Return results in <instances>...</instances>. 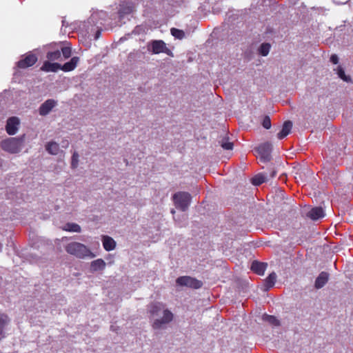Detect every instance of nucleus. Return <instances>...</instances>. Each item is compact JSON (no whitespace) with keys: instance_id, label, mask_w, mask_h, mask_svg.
<instances>
[{"instance_id":"1","label":"nucleus","mask_w":353,"mask_h":353,"mask_svg":"<svg viewBox=\"0 0 353 353\" xmlns=\"http://www.w3.org/2000/svg\"><path fill=\"white\" fill-rule=\"evenodd\" d=\"M65 251L77 258L85 259L95 257V255L84 244L79 242H71L65 246Z\"/></svg>"},{"instance_id":"2","label":"nucleus","mask_w":353,"mask_h":353,"mask_svg":"<svg viewBox=\"0 0 353 353\" xmlns=\"http://www.w3.org/2000/svg\"><path fill=\"white\" fill-rule=\"evenodd\" d=\"M14 72L11 81V85L9 90H5L3 92L5 96L8 92H11L12 95L20 96L21 90L15 85L20 84L22 81V73L21 72V69H22V59L16 63V67H14Z\"/></svg>"},{"instance_id":"3","label":"nucleus","mask_w":353,"mask_h":353,"mask_svg":"<svg viewBox=\"0 0 353 353\" xmlns=\"http://www.w3.org/2000/svg\"><path fill=\"white\" fill-rule=\"evenodd\" d=\"M134 10V6L132 2L128 1L121 3L117 13L119 21L115 22L116 25L121 26L125 23L126 20L130 19V17Z\"/></svg>"},{"instance_id":"4","label":"nucleus","mask_w":353,"mask_h":353,"mask_svg":"<svg viewBox=\"0 0 353 353\" xmlns=\"http://www.w3.org/2000/svg\"><path fill=\"white\" fill-rule=\"evenodd\" d=\"M1 148L10 153H17L22 146V137L8 138L1 141Z\"/></svg>"},{"instance_id":"5","label":"nucleus","mask_w":353,"mask_h":353,"mask_svg":"<svg viewBox=\"0 0 353 353\" xmlns=\"http://www.w3.org/2000/svg\"><path fill=\"white\" fill-rule=\"evenodd\" d=\"M147 48L152 54H157L163 52L170 57H174L172 52L167 48L166 43L163 40H152L148 43Z\"/></svg>"},{"instance_id":"6","label":"nucleus","mask_w":353,"mask_h":353,"mask_svg":"<svg viewBox=\"0 0 353 353\" xmlns=\"http://www.w3.org/2000/svg\"><path fill=\"white\" fill-rule=\"evenodd\" d=\"M173 199L176 208L185 212L190 203L191 195L188 192H179L174 194Z\"/></svg>"},{"instance_id":"7","label":"nucleus","mask_w":353,"mask_h":353,"mask_svg":"<svg viewBox=\"0 0 353 353\" xmlns=\"http://www.w3.org/2000/svg\"><path fill=\"white\" fill-rule=\"evenodd\" d=\"M176 283L179 286L188 287L192 289H199L203 286V282L189 276H181L176 279Z\"/></svg>"},{"instance_id":"8","label":"nucleus","mask_w":353,"mask_h":353,"mask_svg":"<svg viewBox=\"0 0 353 353\" xmlns=\"http://www.w3.org/2000/svg\"><path fill=\"white\" fill-rule=\"evenodd\" d=\"M260 157V161L263 163L269 162L272 159V145L270 142H265L259 145L256 149Z\"/></svg>"},{"instance_id":"9","label":"nucleus","mask_w":353,"mask_h":353,"mask_svg":"<svg viewBox=\"0 0 353 353\" xmlns=\"http://www.w3.org/2000/svg\"><path fill=\"white\" fill-rule=\"evenodd\" d=\"M39 48H35L23 54V69L34 65L38 61Z\"/></svg>"},{"instance_id":"10","label":"nucleus","mask_w":353,"mask_h":353,"mask_svg":"<svg viewBox=\"0 0 353 353\" xmlns=\"http://www.w3.org/2000/svg\"><path fill=\"white\" fill-rule=\"evenodd\" d=\"M21 120L17 117H10L7 119L6 131L9 135H14L19 130Z\"/></svg>"},{"instance_id":"11","label":"nucleus","mask_w":353,"mask_h":353,"mask_svg":"<svg viewBox=\"0 0 353 353\" xmlns=\"http://www.w3.org/2000/svg\"><path fill=\"white\" fill-rule=\"evenodd\" d=\"M173 314L168 310H164L163 312V317L156 319L153 323V327L154 329H160L163 325H165L172 321Z\"/></svg>"},{"instance_id":"12","label":"nucleus","mask_w":353,"mask_h":353,"mask_svg":"<svg viewBox=\"0 0 353 353\" xmlns=\"http://www.w3.org/2000/svg\"><path fill=\"white\" fill-rule=\"evenodd\" d=\"M57 105V101L53 99H49L41 104L39 108V113L41 116L48 115L52 110Z\"/></svg>"},{"instance_id":"13","label":"nucleus","mask_w":353,"mask_h":353,"mask_svg":"<svg viewBox=\"0 0 353 353\" xmlns=\"http://www.w3.org/2000/svg\"><path fill=\"white\" fill-rule=\"evenodd\" d=\"M61 64L59 63H52L51 61L48 59L45 61L40 68V70L45 72H57L59 70H60Z\"/></svg>"},{"instance_id":"14","label":"nucleus","mask_w":353,"mask_h":353,"mask_svg":"<svg viewBox=\"0 0 353 353\" xmlns=\"http://www.w3.org/2000/svg\"><path fill=\"white\" fill-rule=\"evenodd\" d=\"M306 216L312 220L316 221L324 217L325 212L322 207H314L307 212Z\"/></svg>"},{"instance_id":"15","label":"nucleus","mask_w":353,"mask_h":353,"mask_svg":"<svg viewBox=\"0 0 353 353\" xmlns=\"http://www.w3.org/2000/svg\"><path fill=\"white\" fill-rule=\"evenodd\" d=\"M329 274L326 272H321L316 277L314 283L316 289L322 288L328 281Z\"/></svg>"},{"instance_id":"16","label":"nucleus","mask_w":353,"mask_h":353,"mask_svg":"<svg viewBox=\"0 0 353 353\" xmlns=\"http://www.w3.org/2000/svg\"><path fill=\"white\" fill-rule=\"evenodd\" d=\"M267 266L268 264L266 263L254 261L251 265V270L259 275H263Z\"/></svg>"},{"instance_id":"17","label":"nucleus","mask_w":353,"mask_h":353,"mask_svg":"<svg viewBox=\"0 0 353 353\" xmlns=\"http://www.w3.org/2000/svg\"><path fill=\"white\" fill-rule=\"evenodd\" d=\"M292 128V122L291 121H285L282 126V129L277 134V137L279 139H283L285 137H287L291 132Z\"/></svg>"},{"instance_id":"18","label":"nucleus","mask_w":353,"mask_h":353,"mask_svg":"<svg viewBox=\"0 0 353 353\" xmlns=\"http://www.w3.org/2000/svg\"><path fill=\"white\" fill-rule=\"evenodd\" d=\"M79 58L77 57H73L69 61L64 64H61L60 70L64 72H70L73 70L77 65Z\"/></svg>"},{"instance_id":"19","label":"nucleus","mask_w":353,"mask_h":353,"mask_svg":"<svg viewBox=\"0 0 353 353\" xmlns=\"http://www.w3.org/2000/svg\"><path fill=\"white\" fill-rule=\"evenodd\" d=\"M276 274L274 272L270 273L268 276L264 280V290L268 291L270 288H272L276 282Z\"/></svg>"},{"instance_id":"20","label":"nucleus","mask_w":353,"mask_h":353,"mask_svg":"<svg viewBox=\"0 0 353 353\" xmlns=\"http://www.w3.org/2000/svg\"><path fill=\"white\" fill-rule=\"evenodd\" d=\"M102 242L103 246L106 251L113 250L116 247V242L110 236H103Z\"/></svg>"},{"instance_id":"21","label":"nucleus","mask_w":353,"mask_h":353,"mask_svg":"<svg viewBox=\"0 0 353 353\" xmlns=\"http://www.w3.org/2000/svg\"><path fill=\"white\" fill-rule=\"evenodd\" d=\"M333 70L338 75L339 78L342 79L343 81L350 83L352 82V78L350 75L345 74V70L341 65H338L334 68Z\"/></svg>"},{"instance_id":"22","label":"nucleus","mask_w":353,"mask_h":353,"mask_svg":"<svg viewBox=\"0 0 353 353\" xmlns=\"http://www.w3.org/2000/svg\"><path fill=\"white\" fill-rule=\"evenodd\" d=\"M9 319L7 315L0 314V341L6 337L5 327L8 324Z\"/></svg>"},{"instance_id":"23","label":"nucleus","mask_w":353,"mask_h":353,"mask_svg":"<svg viewBox=\"0 0 353 353\" xmlns=\"http://www.w3.org/2000/svg\"><path fill=\"white\" fill-rule=\"evenodd\" d=\"M46 150L52 155H57L59 152V145L55 141L48 142L46 145Z\"/></svg>"},{"instance_id":"24","label":"nucleus","mask_w":353,"mask_h":353,"mask_svg":"<svg viewBox=\"0 0 353 353\" xmlns=\"http://www.w3.org/2000/svg\"><path fill=\"white\" fill-rule=\"evenodd\" d=\"M105 267V261L101 259H98L91 262L90 269L92 272L102 270Z\"/></svg>"},{"instance_id":"25","label":"nucleus","mask_w":353,"mask_h":353,"mask_svg":"<svg viewBox=\"0 0 353 353\" xmlns=\"http://www.w3.org/2000/svg\"><path fill=\"white\" fill-rule=\"evenodd\" d=\"M268 179H269L267 174H259L254 176L252 179V183L254 185H260L261 184L268 181Z\"/></svg>"},{"instance_id":"26","label":"nucleus","mask_w":353,"mask_h":353,"mask_svg":"<svg viewBox=\"0 0 353 353\" xmlns=\"http://www.w3.org/2000/svg\"><path fill=\"white\" fill-rule=\"evenodd\" d=\"M61 57V51L57 48L54 51H49L46 54L47 59L51 61L59 60Z\"/></svg>"},{"instance_id":"27","label":"nucleus","mask_w":353,"mask_h":353,"mask_svg":"<svg viewBox=\"0 0 353 353\" xmlns=\"http://www.w3.org/2000/svg\"><path fill=\"white\" fill-rule=\"evenodd\" d=\"M64 230L68 232H80L81 228L79 225L74 223H68L64 227Z\"/></svg>"},{"instance_id":"28","label":"nucleus","mask_w":353,"mask_h":353,"mask_svg":"<svg viewBox=\"0 0 353 353\" xmlns=\"http://www.w3.org/2000/svg\"><path fill=\"white\" fill-rule=\"evenodd\" d=\"M263 320L274 326L280 325L279 321L274 316L265 314L263 316Z\"/></svg>"},{"instance_id":"29","label":"nucleus","mask_w":353,"mask_h":353,"mask_svg":"<svg viewBox=\"0 0 353 353\" xmlns=\"http://www.w3.org/2000/svg\"><path fill=\"white\" fill-rule=\"evenodd\" d=\"M271 46L268 43H263L259 48V53L263 57L268 54Z\"/></svg>"},{"instance_id":"30","label":"nucleus","mask_w":353,"mask_h":353,"mask_svg":"<svg viewBox=\"0 0 353 353\" xmlns=\"http://www.w3.org/2000/svg\"><path fill=\"white\" fill-rule=\"evenodd\" d=\"M170 32H171V34L175 39H180V40L183 39L185 36V32L182 30L177 29L175 28H171Z\"/></svg>"},{"instance_id":"31","label":"nucleus","mask_w":353,"mask_h":353,"mask_svg":"<svg viewBox=\"0 0 353 353\" xmlns=\"http://www.w3.org/2000/svg\"><path fill=\"white\" fill-rule=\"evenodd\" d=\"M221 146L227 150H232L233 143L229 141L228 138L225 137L220 141Z\"/></svg>"},{"instance_id":"32","label":"nucleus","mask_w":353,"mask_h":353,"mask_svg":"<svg viewBox=\"0 0 353 353\" xmlns=\"http://www.w3.org/2000/svg\"><path fill=\"white\" fill-rule=\"evenodd\" d=\"M79 155L77 152L74 151L72 156L71 168L75 169L79 165Z\"/></svg>"},{"instance_id":"33","label":"nucleus","mask_w":353,"mask_h":353,"mask_svg":"<svg viewBox=\"0 0 353 353\" xmlns=\"http://www.w3.org/2000/svg\"><path fill=\"white\" fill-rule=\"evenodd\" d=\"M60 51L64 59H68L71 56V48L69 46L61 47Z\"/></svg>"},{"instance_id":"34","label":"nucleus","mask_w":353,"mask_h":353,"mask_svg":"<svg viewBox=\"0 0 353 353\" xmlns=\"http://www.w3.org/2000/svg\"><path fill=\"white\" fill-rule=\"evenodd\" d=\"M262 125L265 129H270L271 128V120L269 116H265L263 121Z\"/></svg>"},{"instance_id":"35","label":"nucleus","mask_w":353,"mask_h":353,"mask_svg":"<svg viewBox=\"0 0 353 353\" xmlns=\"http://www.w3.org/2000/svg\"><path fill=\"white\" fill-rule=\"evenodd\" d=\"M330 61L333 63V64H338L339 63V57L337 56V54H332L331 56H330Z\"/></svg>"},{"instance_id":"36","label":"nucleus","mask_w":353,"mask_h":353,"mask_svg":"<svg viewBox=\"0 0 353 353\" xmlns=\"http://www.w3.org/2000/svg\"><path fill=\"white\" fill-rule=\"evenodd\" d=\"M160 310V307L157 305H154L152 306V308L150 310V313L154 316V315H156L157 314V312Z\"/></svg>"},{"instance_id":"37","label":"nucleus","mask_w":353,"mask_h":353,"mask_svg":"<svg viewBox=\"0 0 353 353\" xmlns=\"http://www.w3.org/2000/svg\"><path fill=\"white\" fill-rule=\"evenodd\" d=\"M101 30H102L101 28H98L96 30L94 35V40H97L98 39H99V37H101Z\"/></svg>"},{"instance_id":"38","label":"nucleus","mask_w":353,"mask_h":353,"mask_svg":"<svg viewBox=\"0 0 353 353\" xmlns=\"http://www.w3.org/2000/svg\"><path fill=\"white\" fill-rule=\"evenodd\" d=\"M96 15H97L100 19H105L107 16V14L105 12L103 11H99L98 12Z\"/></svg>"},{"instance_id":"39","label":"nucleus","mask_w":353,"mask_h":353,"mask_svg":"<svg viewBox=\"0 0 353 353\" xmlns=\"http://www.w3.org/2000/svg\"><path fill=\"white\" fill-rule=\"evenodd\" d=\"M276 170L274 168H272L270 172L269 178H274L276 176Z\"/></svg>"},{"instance_id":"40","label":"nucleus","mask_w":353,"mask_h":353,"mask_svg":"<svg viewBox=\"0 0 353 353\" xmlns=\"http://www.w3.org/2000/svg\"><path fill=\"white\" fill-rule=\"evenodd\" d=\"M61 145L62 148H67L69 145V142L68 140H63V141H62Z\"/></svg>"},{"instance_id":"41","label":"nucleus","mask_w":353,"mask_h":353,"mask_svg":"<svg viewBox=\"0 0 353 353\" xmlns=\"http://www.w3.org/2000/svg\"><path fill=\"white\" fill-rule=\"evenodd\" d=\"M2 99L0 100V112H3L4 110V106L1 105Z\"/></svg>"},{"instance_id":"42","label":"nucleus","mask_w":353,"mask_h":353,"mask_svg":"<svg viewBox=\"0 0 353 353\" xmlns=\"http://www.w3.org/2000/svg\"><path fill=\"white\" fill-rule=\"evenodd\" d=\"M62 26H68V24H66V22H65V20H63V21H62Z\"/></svg>"},{"instance_id":"43","label":"nucleus","mask_w":353,"mask_h":353,"mask_svg":"<svg viewBox=\"0 0 353 353\" xmlns=\"http://www.w3.org/2000/svg\"><path fill=\"white\" fill-rule=\"evenodd\" d=\"M53 46H54V44H50V45L46 46V47H48H48L52 48V47H53ZM54 46H57V44L55 43V44H54Z\"/></svg>"},{"instance_id":"44","label":"nucleus","mask_w":353,"mask_h":353,"mask_svg":"<svg viewBox=\"0 0 353 353\" xmlns=\"http://www.w3.org/2000/svg\"><path fill=\"white\" fill-rule=\"evenodd\" d=\"M2 97H3V94H2L1 95H0V98H2Z\"/></svg>"}]
</instances>
